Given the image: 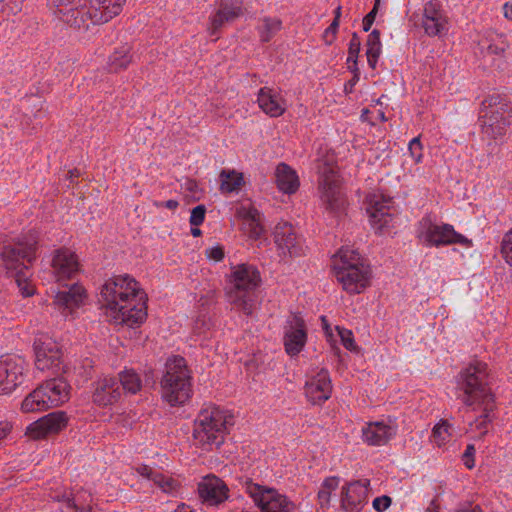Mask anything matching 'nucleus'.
I'll return each mask as SVG.
<instances>
[{
	"mask_svg": "<svg viewBox=\"0 0 512 512\" xmlns=\"http://www.w3.org/2000/svg\"><path fill=\"white\" fill-rule=\"evenodd\" d=\"M334 271L337 280L348 293L360 294L370 285V266H352L348 264L346 266H334Z\"/></svg>",
	"mask_w": 512,
	"mask_h": 512,
	"instance_id": "nucleus-10",
	"label": "nucleus"
},
{
	"mask_svg": "<svg viewBox=\"0 0 512 512\" xmlns=\"http://www.w3.org/2000/svg\"><path fill=\"white\" fill-rule=\"evenodd\" d=\"M161 388L163 398L172 406L184 404L190 398V376L183 357L177 356L167 361Z\"/></svg>",
	"mask_w": 512,
	"mask_h": 512,
	"instance_id": "nucleus-6",
	"label": "nucleus"
},
{
	"mask_svg": "<svg viewBox=\"0 0 512 512\" xmlns=\"http://www.w3.org/2000/svg\"><path fill=\"white\" fill-rule=\"evenodd\" d=\"M85 295V289L79 284L71 285L67 290L58 291L54 303L72 309L78 307Z\"/></svg>",
	"mask_w": 512,
	"mask_h": 512,
	"instance_id": "nucleus-28",
	"label": "nucleus"
},
{
	"mask_svg": "<svg viewBox=\"0 0 512 512\" xmlns=\"http://www.w3.org/2000/svg\"><path fill=\"white\" fill-rule=\"evenodd\" d=\"M232 416L225 417L218 408L202 410L195 420L193 437L204 449L206 445L219 447L224 442L226 425Z\"/></svg>",
	"mask_w": 512,
	"mask_h": 512,
	"instance_id": "nucleus-7",
	"label": "nucleus"
},
{
	"mask_svg": "<svg viewBox=\"0 0 512 512\" xmlns=\"http://www.w3.org/2000/svg\"><path fill=\"white\" fill-rule=\"evenodd\" d=\"M257 101L259 107L271 117H279L285 112V107L280 103L278 95L268 87L259 90Z\"/></svg>",
	"mask_w": 512,
	"mask_h": 512,
	"instance_id": "nucleus-26",
	"label": "nucleus"
},
{
	"mask_svg": "<svg viewBox=\"0 0 512 512\" xmlns=\"http://www.w3.org/2000/svg\"><path fill=\"white\" fill-rule=\"evenodd\" d=\"M118 382L120 389H124L132 394L137 393L141 388V380L133 370H126L119 374Z\"/></svg>",
	"mask_w": 512,
	"mask_h": 512,
	"instance_id": "nucleus-34",
	"label": "nucleus"
},
{
	"mask_svg": "<svg viewBox=\"0 0 512 512\" xmlns=\"http://www.w3.org/2000/svg\"><path fill=\"white\" fill-rule=\"evenodd\" d=\"M273 235L274 242L281 254H288L290 257H297L302 254V246L298 241L293 226L290 223H278L275 226Z\"/></svg>",
	"mask_w": 512,
	"mask_h": 512,
	"instance_id": "nucleus-16",
	"label": "nucleus"
},
{
	"mask_svg": "<svg viewBox=\"0 0 512 512\" xmlns=\"http://www.w3.org/2000/svg\"><path fill=\"white\" fill-rule=\"evenodd\" d=\"M487 377V364L476 361L460 373L458 380V387L464 393L463 403L467 406L478 404L483 407V414L476 424L478 429L485 428L491 422L490 413L495 408L494 395L488 386Z\"/></svg>",
	"mask_w": 512,
	"mask_h": 512,
	"instance_id": "nucleus-3",
	"label": "nucleus"
},
{
	"mask_svg": "<svg viewBox=\"0 0 512 512\" xmlns=\"http://www.w3.org/2000/svg\"><path fill=\"white\" fill-rule=\"evenodd\" d=\"M136 471L141 475L153 481V477L157 472H154L152 468L147 465H140L136 468Z\"/></svg>",
	"mask_w": 512,
	"mask_h": 512,
	"instance_id": "nucleus-58",
	"label": "nucleus"
},
{
	"mask_svg": "<svg viewBox=\"0 0 512 512\" xmlns=\"http://www.w3.org/2000/svg\"><path fill=\"white\" fill-rule=\"evenodd\" d=\"M337 330L341 337L343 346L350 351H356L357 346L355 344L352 332L348 329L340 328L338 326H337Z\"/></svg>",
	"mask_w": 512,
	"mask_h": 512,
	"instance_id": "nucleus-44",
	"label": "nucleus"
},
{
	"mask_svg": "<svg viewBox=\"0 0 512 512\" xmlns=\"http://www.w3.org/2000/svg\"><path fill=\"white\" fill-rule=\"evenodd\" d=\"M339 27V21L333 20L329 27L324 32V39L326 44L331 45L335 40L336 33Z\"/></svg>",
	"mask_w": 512,
	"mask_h": 512,
	"instance_id": "nucleus-48",
	"label": "nucleus"
},
{
	"mask_svg": "<svg viewBox=\"0 0 512 512\" xmlns=\"http://www.w3.org/2000/svg\"><path fill=\"white\" fill-rule=\"evenodd\" d=\"M282 22L276 18H264L263 26L260 29V37L262 42H269L272 37L281 30Z\"/></svg>",
	"mask_w": 512,
	"mask_h": 512,
	"instance_id": "nucleus-36",
	"label": "nucleus"
},
{
	"mask_svg": "<svg viewBox=\"0 0 512 512\" xmlns=\"http://www.w3.org/2000/svg\"><path fill=\"white\" fill-rule=\"evenodd\" d=\"M38 389L43 390L45 394V402L47 407H56L68 401L71 386L63 375H58L52 379L46 380L43 384L38 386Z\"/></svg>",
	"mask_w": 512,
	"mask_h": 512,
	"instance_id": "nucleus-18",
	"label": "nucleus"
},
{
	"mask_svg": "<svg viewBox=\"0 0 512 512\" xmlns=\"http://www.w3.org/2000/svg\"><path fill=\"white\" fill-rule=\"evenodd\" d=\"M121 397V389L118 379L105 377L96 382L93 392V402L99 406L112 405Z\"/></svg>",
	"mask_w": 512,
	"mask_h": 512,
	"instance_id": "nucleus-22",
	"label": "nucleus"
},
{
	"mask_svg": "<svg viewBox=\"0 0 512 512\" xmlns=\"http://www.w3.org/2000/svg\"><path fill=\"white\" fill-rule=\"evenodd\" d=\"M68 424V416L64 411L51 412L34 421L26 428V435L38 440L49 435L58 434Z\"/></svg>",
	"mask_w": 512,
	"mask_h": 512,
	"instance_id": "nucleus-12",
	"label": "nucleus"
},
{
	"mask_svg": "<svg viewBox=\"0 0 512 512\" xmlns=\"http://www.w3.org/2000/svg\"><path fill=\"white\" fill-rule=\"evenodd\" d=\"M220 190L222 192L231 193L240 190L244 185L243 173L236 170H222L220 172Z\"/></svg>",
	"mask_w": 512,
	"mask_h": 512,
	"instance_id": "nucleus-30",
	"label": "nucleus"
},
{
	"mask_svg": "<svg viewBox=\"0 0 512 512\" xmlns=\"http://www.w3.org/2000/svg\"><path fill=\"white\" fill-rule=\"evenodd\" d=\"M422 27L428 36H441L447 31V19L437 0L428 1L423 10Z\"/></svg>",
	"mask_w": 512,
	"mask_h": 512,
	"instance_id": "nucleus-17",
	"label": "nucleus"
},
{
	"mask_svg": "<svg viewBox=\"0 0 512 512\" xmlns=\"http://www.w3.org/2000/svg\"><path fill=\"white\" fill-rule=\"evenodd\" d=\"M245 486L250 496L253 497L256 502H261L262 505L264 504V493H271L270 489L264 490L262 486L253 483L251 479L245 481Z\"/></svg>",
	"mask_w": 512,
	"mask_h": 512,
	"instance_id": "nucleus-40",
	"label": "nucleus"
},
{
	"mask_svg": "<svg viewBox=\"0 0 512 512\" xmlns=\"http://www.w3.org/2000/svg\"><path fill=\"white\" fill-rule=\"evenodd\" d=\"M99 302L116 324L130 328L140 326L147 318L148 296L138 282L128 274L118 275L105 282Z\"/></svg>",
	"mask_w": 512,
	"mask_h": 512,
	"instance_id": "nucleus-1",
	"label": "nucleus"
},
{
	"mask_svg": "<svg viewBox=\"0 0 512 512\" xmlns=\"http://www.w3.org/2000/svg\"><path fill=\"white\" fill-rule=\"evenodd\" d=\"M228 489L225 485L222 487L219 484H214L212 482L203 483L199 486V494L200 496L210 504H218L227 498L226 492Z\"/></svg>",
	"mask_w": 512,
	"mask_h": 512,
	"instance_id": "nucleus-31",
	"label": "nucleus"
},
{
	"mask_svg": "<svg viewBox=\"0 0 512 512\" xmlns=\"http://www.w3.org/2000/svg\"><path fill=\"white\" fill-rule=\"evenodd\" d=\"M360 47H361L360 37L358 36V34L356 32H354V33H352V36L350 39L348 54H350L352 56H358L359 52H360Z\"/></svg>",
	"mask_w": 512,
	"mask_h": 512,
	"instance_id": "nucleus-50",
	"label": "nucleus"
},
{
	"mask_svg": "<svg viewBox=\"0 0 512 512\" xmlns=\"http://www.w3.org/2000/svg\"><path fill=\"white\" fill-rule=\"evenodd\" d=\"M392 503V499L391 497L387 496V495H383V496H380V497H376L374 500H373V508L377 511V512H383L385 511L386 509H388L390 507Z\"/></svg>",
	"mask_w": 512,
	"mask_h": 512,
	"instance_id": "nucleus-47",
	"label": "nucleus"
},
{
	"mask_svg": "<svg viewBox=\"0 0 512 512\" xmlns=\"http://www.w3.org/2000/svg\"><path fill=\"white\" fill-rule=\"evenodd\" d=\"M339 261L334 263V266H346L348 264L352 266H369L364 263V260L361 258L360 254L354 250H344L343 248L339 251Z\"/></svg>",
	"mask_w": 512,
	"mask_h": 512,
	"instance_id": "nucleus-37",
	"label": "nucleus"
},
{
	"mask_svg": "<svg viewBox=\"0 0 512 512\" xmlns=\"http://www.w3.org/2000/svg\"><path fill=\"white\" fill-rule=\"evenodd\" d=\"M319 191L325 209L332 214H339L344 208V198L340 191V181L333 167L324 163L318 166Z\"/></svg>",
	"mask_w": 512,
	"mask_h": 512,
	"instance_id": "nucleus-8",
	"label": "nucleus"
},
{
	"mask_svg": "<svg viewBox=\"0 0 512 512\" xmlns=\"http://www.w3.org/2000/svg\"><path fill=\"white\" fill-rule=\"evenodd\" d=\"M261 283L260 272L249 264H240L231 274L226 287L228 301L238 310L250 316L256 306V289Z\"/></svg>",
	"mask_w": 512,
	"mask_h": 512,
	"instance_id": "nucleus-4",
	"label": "nucleus"
},
{
	"mask_svg": "<svg viewBox=\"0 0 512 512\" xmlns=\"http://www.w3.org/2000/svg\"><path fill=\"white\" fill-rule=\"evenodd\" d=\"M244 0H221L219 9L211 18L209 31L215 35L225 23L232 22L243 14Z\"/></svg>",
	"mask_w": 512,
	"mask_h": 512,
	"instance_id": "nucleus-19",
	"label": "nucleus"
},
{
	"mask_svg": "<svg viewBox=\"0 0 512 512\" xmlns=\"http://www.w3.org/2000/svg\"><path fill=\"white\" fill-rule=\"evenodd\" d=\"M86 3L87 0H77V5L73 7L68 13H66V15L63 16L60 20L74 28L87 26L85 11Z\"/></svg>",
	"mask_w": 512,
	"mask_h": 512,
	"instance_id": "nucleus-32",
	"label": "nucleus"
},
{
	"mask_svg": "<svg viewBox=\"0 0 512 512\" xmlns=\"http://www.w3.org/2000/svg\"><path fill=\"white\" fill-rule=\"evenodd\" d=\"M79 262L77 255L67 248H60L55 251L52 259L54 268L59 280L71 279L79 272Z\"/></svg>",
	"mask_w": 512,
	"mask_h": 512,
	"instance_id": "nucleus-21",
	"label": "nucleus"
},
{
	"mask_svg": "<svg viewBox=\"0 0 512 512\" xmlns=\"http://www.w3.org/2000/svg\"><path fill=\"white\" fill-rule=\"evenodd\" d=\"M277 187L286 194H293L299 188V178L289 165L286 163L278 164L276 168Z\"/></svg>",
	"mask_w": 512,
	"mask_h": 512,
	"instance_id": "nucleus-25",
	"label": "nucleus"
},
{
	"mask_svg": "<svg viewBox=\"0 0 512 512\" xmlns=\"http://www.w3.org/2000/svg\"><path fill=\"white\" fill-rule=\"evenodd\" d=\"M43 390L34 389L29 395L25 397L21 404V410L24 413L35 412V411H43L49 409L45 402V394L42 393Z\"/></svg>",
	"mask_w": 512,
	"mask_h": 512,
	"instance_id": "nucleus-33",
	"label": "nucleus"
},
{
	"mask_svg": "<svg viewBox=\"0 0 512 512\" xmlns=\"http://www.w3.org/2000/svg\"><path fill=\"white\" fill-rule=\"evenodd\" d=\"M452 425L447 420H441L440 423L434 426L432 430V436L438 446H441L450 440L452 436L451 430Z\"/></svg>",
	"mask_w": 512,
	"mask_h": 512,
	"instance_id": "nucleus-38",
	"label": "nucleus"
},
{
	"mask_svg": "<svg viewBox=\"0 0 512 512\" xmlns=\"http://www.w3.org/2000/svg\"><path fill=\"white\" fill-rule=\"evenodd\" d=\"M184 189L192 194L194 201L200 199L199 196H196V194L199 192V187L195 180L188 179L184 184Z\"/></svg>",
	"mask_w": 512,
	"mask_h": 512,
	"instance_id": "nucleus-54",
	"label": "nucleus"
},
{
	"mask_svg": "<svg viewBox=\"0 0 512 512\" xmlns=\"http://www.w3.org/2000/svg\"><path fill=\"white\" fill-rule=\"evenodd\" d=\"M85 11L86 22L90 20L93 24L107 23L114 18L111 13H108V10H104V8L93 6L88 3H86Z\"/></svg>",
	"mask_w": 512,
	"mask_h": 512,
	"instance_id": "nucleus-35",
	"label": "nucleus"
},
{
	"mask_svg": "<svg viewBox=\"0 0 512 512\" xmlns=\"http://www.w3.org/2000/svg\"><path fill=\"white\" fill-rule=\"evenodd\" d=\"M377 15V8L372 9L364 18H363V30L365 32L369 31L371 26L373 25L375 18Z\"/></svg>",
	"mask_w": 512,
	"mask_h": 512,
	"instance_id": "nucleus-55",
	"label": "nucleus"
},
{
	"mask_svg": "<svg viewBox=\"0 0 512 512\" xmlns=\"http://www.w3.org/2000/svg\"><path fill=\"white\" fill-rule=\"evenodd\" d=\"M359 78H360V76L355 74V75H353V77L347 83H345V85H344V92L346 94H350V93L353 92V88L357 84V82L359 81Z\"/></svg>",
	"mask_w": 512,
	"mask_h": 512,
	"instance_id": "nucleus-60",
	"label": "nucleus"
},
{
	"mask_svg": "<svg viewBox=\"0 0 512 512\" xmlns=\"http://www.w3.org/2000/svg\"><path fill=\"white\" fill-rule=\"evenodd\" d=\"M206 215V207L205 205H198L191 210V215L189 218V222L192 226H200L204 220Z\"/></svg>",
	"mask_w": 512,
	"mask_h": 512,
	"instance_id": "nucleus-45",
	"label": "nucleus"
},
{
	"mask_svg": "<svg viewBox=\"0 0 512 512\" xmlns=\"http://www.w3.org/2000/svg\"><path fill=\"white\" fill-rule=\"evenodd\" d=\"M511 114L512 102L507 96L489 95L482 101L479 113L482 133L493 139L505 135Z\"/></svg>",
	"mask_w": 512,
	"mask_h": 512,
	"instance_id": "nucleus-5",
	"label": "nucleus"
},
{
	"mask_svg": "<svg viewBox=\"0 0 512 512\" xmlns=\"http://www.w3.org/2000/svg\"><path fill=\"white\" fill-rule=\"evenodd\" d=\"M153 482L166 493L173 492L179 487L175 479L158 472L154 475Z\"/></svg>",
	"mask_w": 512,
	"mask_h": 512,
	"instance_id": "nucleus-39",
	"label": "nucleus"
},
{
	"mask_svg": "<svg viewBox=\"0 0 512 512\" xmlns=\"http://www.w3.org/2000/svg\"><path fill=\"white\" fill-rule=\"evenodd\" d=\"M380 31L378 29H374L367 37L366 53H378L381 54V41H380Z\"/></svg>",
	"mask_w": 512,
	"mask_h": 512,
	"instance_id": "nucleus-41",
	"label": "nucleus"
},
{
	"mask_svg": "<svg viewBox=\"0 0 512 512\" xmlns=\"http://www.w3.org/2000/svg\"><path fill=\"white\" fill-rule=\"evenodd\" d=\"M207 256L215 261H221L224 258V250L221 246L213 247L207 250Z\"/></svg>",
	"mask_w": 512,
	"mask_h": 512,
	"instance_id": "nucleus-56",
	"label": "nucleus"
},
{
	"mask_svg": "<svg viewBox=\"0 0 512 512\" xmlns=\"http://www.w3.org/2000/svg\"><path fill=\"white\" fill-rule=\"evenodd\" d=\"M368 65L370 68L375 69L380 54L378 53H366Z\"/></svg>",
	"mask_w": 512,
	"mask_h": 512,
	"instance_id": "nucleus-61",
	"label": "nucleus"
},
{
	"mask_svg": "<svg viewBox=\"0 0 512 512\" xmlns=\"http://www.w3.org/2000/svg\"><path fill=\"white\" fill-rule=\"evenodd\" d=\"M33 348L35 366L38 370H52L55 374L66 373L65 367L62 366V351L55 341L42 335L34 340Z\"/></svg>",
	"mask_w": 512,
	"mask_h": 512,
	"instance_id": "nucleus-9",
	"label": "nucleus"
},
{
	"mask_svg": "<svg viewBox=\"0 0 512 512\" xmlns=\"http://www.w3.org/2000/svg\"><path fill=\"white\" fill-rule=\"evenodd\" d=\"M421 150L422 145L420 142V137L413 138L409 143V151L417 162L420 161L422 157Z\"/></svg>",
	"mask_w": 512,
	"mask_h": 512,
	"instance_id": "nucleus-49",
	"label": "nucleus"
},
{
	"mask_svg": "<svg viewBox=\"0 0 512 512\" xmlns=\"http://www.w3.org/2000/svg\"><path fill=\"white\" fill-rule=\"evenodd\" d=\"M370 480H355L342 487L341 507L347 512H359L367 502Z\"/></svg>",
	"mask_w": 512,
	"mask_h": 512,
	"instance_id": "nucleus-14",
	"label": "nucleus"
},
{
	"mask_svg": "<svg viewBox=\"0 0 512 512\" xmlns=\"http://www.w3.org/2000/svg\"><path fill=\"white\" fill-rule=\"evenodd\" d=\"M51 3L55 7V14L61 19L77 5V0H52Z\"/></svg>",
	"mask_w": 512,
	"mask_h": 512,
	"instance_id": "nucleus-42",
	"label": "nucleus"
},
{
	"mask_svg": "<svg viewBox=\"0 0 512 512\" xmlns=\"http://www.w3.org/2000/svg\"><path fill=\"white\" fill-rule=\"evenodd\" d=\"M237 216L243 220V230L252 239H259L264 233L260 212L254 208L241 207L237 210Z\"/></svg>",
	"mask_w": 512,
	"mask_h": 512,
	"instance_id": "nucleus-24",
	"label": "nucleus"
},
{
	"mask_svg": "<svg viewBox=\"0 0 512 512\" xmlns=\"http://www.w3.org/2000/svg\"><path fill=\"white\" fill-rule=\"evenodd\" d=\"M426 240L432 246H443L450 244L469 245L471 241L462 234L455 231L454 227L450 224L437 225L429 223L426 229Z\"/></svg>",
	"mask_w": 512,
	"mask_h": 512,
	"instance_id": "nucleus-15",
	"label": "nucleus"
},
{
	"mask_svg": "<svg viewBox=\"0 0 512 512\" xmlns=\"http://www.w3.org/2000/svg\"><path fill=\"white\" fill-rule=\"evenodd\" d=\"M501 253L506 262L512 266V229L505 234L502 240Z\"/></svg>",
	"mask_w": 512,
	"mask_h": 512,
	"instance_id": "nucleus-43",
	"label": "nucleus"
},
{
	"mask_svg": "<svg viewBox=\"0 0 512 512\" xmlns=\"http://www.w3.org/2000/svg\"><path fill=\"white\" fill-rule=\"evenodd\" d=\"M318 499H319V502H320V505L321 507H324L326 505L329 504L330 502V497H331V493L329 491H326V490H320L318 492Z\"/></svg>",
	"mask_w": 512,
	"mask_h": 512,
	"instance_id": "nucleus-59",
	"label": "nucleus"
},
{
	"mask_svg": "<svg viewBox=\"0 0 512 512\" xmlns=\"http://www.w3.org/2000/svg\"><path fill=\"white\" fill-rule=\"evenodd\" d=\"M507 48H508V44H505L504 42H502L501 46H498L497 44H489L487 47V52L489 54L500 55V54L504 53Z\"/></svg>",
	"mask_w": 512,
	"mask_h": 512,
	"instance_id": "nucleus-57",
	"label": "nucleus"
},
{
	"mask_svg": "<svg viewBox=\"0 0 512 512\" xmlns=\"http://www.w3.org/2000/svg\"><path fill=\"white\" fill-rule=\"evenodd\" d=\"M110 2H111V0H87L88 4L104 8V10H109L108 3H110Z\"/></svg>",
	"mask_w": 512,
	"mask_h": 512,
	"instance_id": "nucleus-62",
	"label": "nucleus"
},
{
	"mask_svg": "<svg viewBox=\"0 0 512 512\" xmlns=\"http://www.w3.org/2000/svg\"><path fill=\"white\" fill-rule=\"evenodd\" d=\"M11 430V426L8 423L0 422V440L5 438Z\"/></svg>",
	"mask_w": 512,
	"mask_h": 512,
	"instance_id": "nucleus-63",
	"label": "nucleus"
},
{
	"mask_svg": "<svg viewBox=\"0 0 512 512\" xmlns=\"http://www.w3.org/2000/svg\"><path fill=\"white\" fill-rule=\"evenodd\" d=\"M474 454L475 447L472 444L467 445L466 450L463 454L464 464L468 469H472L474 467Z\"/></svg>",
	"mask_w": 512,
	"mask_h": 512,
	"instance_id": "nucleus-51",
	"label": "nucleus"
},
{
	"mask_svg": "<svg viewBox=\"0 0 512 512\" xmlns=\"http://www.w3.org/2000/svg\"><path fill=\"white\" fill-rule=\"evenodd\" d=\"M503 10H504V16L507 19L512 20V4L506 3L503 7Z\"/></svg>",
	"mask_w": 512,
	"mask_h": 512,
	"instance_id": "nucleus-64",
	"label": "nucleus"
},
{
	"mask_svg": "<svg viewBox=\"0 0 512 512\" xmlns=\"http://www.w3.org/2000/svg\"><path fill=\"white\" fill-rule=\"evenodd\" d=\"M125 2L126 0H111V2L108 3V13H111L113 17L119 15Z\"/></svg>",
	"mask_w": 512,
	"mask_h": 512,
	"instance_id": "nucleus-53",
	"label": "nucleus"
},
{
	"mask_svg": "<svg viewBox=\"0 0 512 512\" xmlns=\"http://www.w3.org/2000/svg\"><path fill=\"white\" fill-rule=\"evenodd\" d=\"M270 507L278 509L281 512H290L292 504L285 496H278L267 501Z\"/></svg>",
	"mask_w": 512,
	"mask_h": 512,
	"instance_id": "nucleus-46",
	"label": "nucleus"
},
{
	"mask_svg": "<svg viewBox=\"0 0 512 512\" xmlns=\"http://www.w3.org/2000/svg\"><path fill=\"white\" fill-rule=\"evenodd\" d=\"M37 244V236L32 233L22 238L0 237V274L14 278L25 297L34 294L29 278L30 266L36 259Z\"/></svg>",
	"mask_w": 512,
	"mask_h": 512,
	"instance_id": "nucleus-2",
	"label": "nucleus"
},
{
	"mask_svg": "<svg viewBox=\"0 0 512 512\" xmlns=\"http://www.w3.org/2000/svg\"><path fill=\"white\" fill-rule=\"evenodd\" d=\"M390 200L376 198L371 200L367 207L370 222L373 227L381 231L383 228L389 226L392 222L393 214L390 212V206L387 204Z\"/></svg>",
	"mask_w": 512,
	"mask_h": 512,
	"instance_id": "nucleus-23",
	"label": "nucleus"
},
{
	"mask_svg": "<svg viewBox=\"0 0 512 512\" xmlns=\"http://www.w3.org/2000/svg\"><path fill=\"white\" fill-rule=\"evenodd\" d=\"M25 361L19 356L0 357V395L14 391L24 381Z\"/></svg>",
	"mask_w": 512,
	"mask_h": 512,
	"instance_id": "nucleus-11",
	"label": "nucleus"
},
{
	"mask_svg": "<svg viewBox=\"0 0 512 512\" xmlns=\"http://www.w3.org/2000/svg\"><path fill=\"white\" fill-rule=\"evenodd\" d=\"M131 48L128 45H123L117 49L108 58V69L110 72H118L119 70L126 69L132 62Z\"/></svg>",
	"mask_w": 512,
	"mask_h": 512,
	"instance_id": "nucleus-29",
	"label": "nucleus"
},
{
	"mask_svg": "<svg viewBox=\"0 0 512 512\" xmlns=\"http://www.w3.org/2000/svg\"><path fill=\"white\" fill-rule=\"evenodd\" d=\"M332 385L329 374L322 369L315 377L306 382L305 395L308 400L316 405L322 404L331 396Z\"/></svg>",
	"mask_w": 512,
	"mask_h": 512,
	"instance_id": "nucleus-20",
	"label": "nucleus"
},
{
	"mask_svg": "<svg viewBox=\"0 0 512 512\" xmlns=\"http://www.w3.org/2000/svg\"><path fill=\"white\" fill-rule=\"evenodd\" d=\"M339 485V477L331 476L326 478L322 483V490L329 491L330 493L337 489Z\"/></svg>",
	"mask_w": 512,
	"mask_h": 512,
	"instance_id": "nucleus-52",
	"label": "nucleus"
},
{
	"mask_svg": "<svg viewBox=\"0 0 512 512\" xmlns=\"http://www.w3.org/2000/svg\"><path fill=\"white\" fill-rule=\"evenodd\" d=\"M284 347L290 356L298 355L307 342V327L304 319L296 313H292L285 326Z\"/></svg>",
	"mask_w": 512,
	"mask_h": 512,
	"instance_id": "nucleus-13",
	"label": "nucleus"
},
{
	"mask_svg": "<svg viewBox=\"0 0 512 512\" xmlns=\"http://www.w3.org/2000/svg\"><path fill=\"white\" fill-rule=\"evenodd\" d=\"M392 436V428L382 422L371 423L363 429V439L370 445H384Z\"/></svg>",
	"mask_w": 512,
	"mask_h": 512,
	"instance_id": "nucleus-27",
	"label": "nucleus"
}]
</instances>
